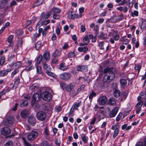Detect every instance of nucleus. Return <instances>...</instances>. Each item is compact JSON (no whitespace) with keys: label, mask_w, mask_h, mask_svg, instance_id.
<instances>
[{"label":"nucleus","mask_w":146,"mask_h":146,"mask_svg":"<svg viewBox=\"0 0 146 146\" xmlns=\"http://www.w3.org/2000/svg\"><path fill=\"white\" fill-rule=\"evenodd\" d=\"M41 96L43 100L49 101L52 99V96L48 91H44L41 94Z\"/></svg>","instance_id":"nucleus-1"},{"label":"nucleus","mask_w":146,"mask_h":146,"mask_svg":"<svg viewBox=\"0 0 146 146\" xmlns=\"http://www.w3.org/2000/svg\"><path fill=\"white\" fill-rule=\"evenodd\" d=\"M112 76L108 74H106L103 77V84L102 86L104 88H106L108 86L107 83L110 82H111V80L114 79L115 77L112 78Z\"/></svg>","instance_id":"nucleus-2"},{"label":"nucleus","mask_w":146,"mask_h":146,"mask_svg":"<svg viewBox=\"0 0 146 146\" xmlns=\"http://www.w3.org/2000/svg\"><path fill=\"white\" fill-rule=\"evenodd\" d=\"M46 113L43 111H39L36 113V117L38 119L43 121L46 117Z\"/></svg>","instance_id":"nucleus-3"},{"label":"nucleus","mask_w":146,"mask_h":146,"mask_svg":"<svg viewBox=\"0 0 146 146\" xmlns=\"http://www.w3.org/2000/svg\"><path fill=\"white\" fill-rule=\"evenodd\" d=\"M38 133L36 131H32L29 133L27 136L28 139L32 141L35 139L38 135Z\"/></svg>","instance_id":"nucleus-4"},{"label":"nucleus","mask_w":146,"mask_h":146,"mask_svg":"<svg viewBox=\"0 0 146 146\" xmlns=\"http://www.w3.org/2000/svg\"><path fill=\"white\" fill-rule=\"evenodd\" d=\"M71 77V74L68 72L64 73L60 75V78L64 81L69 80L70 79Z\"/></svg>","instance_id":"nucleus-5"},{"label":"nucleus","mask_w":146,"mask_h":146,"mask_svg":"<svg viewBox=\"0 0 146 146\" xmlns=\"http://www.w3.org/2000/svg\"><path fill=\"white\" fill-rule=\"evenodd\" d=\"M113 67H108L105 68L104 71V73H106L112 76V78L115 77V74L113 71Z\"/></svg>","instance_id":"nucleus-6"},{"label":"nucleus","mask_w":146,"mask_h":146,"mask_svg":"<svg viewBox=\"0 0 146 146\" xmlns=\"http://www.w3.org/2000/svg\"><path fill=\"white\" fill-rule=\"evenodd\" d=\"M14 121V118L11 116L8 117L4 123V125L9 126L12 125Z\"/></svg>","instance_id":"nucleus-7"},{"label":"nucleus","mask_w":146,"mask_h":146,"mask_svg":"<svg viewBox=\"0 0 146 146\" xmlns=\"http://www.w3.org/2000/svg\"><path fill=\"white\" fill-rule=\"evenodd\" d=\"M39 98V95L37 93H35L32 96L31 105L34 106L37 100H38Z\"/></svg>","instance_id":"nucleus-8"},{"label":"nucleus","mask_w":146,"mask_h":146,"mask_svg":"<svg viewBox=\"0 0 146 146\" xmlns=\"http://www.w3.org/2000/svg\"><path fill=\"white\" fill-rule=\"evenodd\" d=\"M11 129L8 127H4L1 130V132L2 135H9L11 133Z\"/></svg>","instance_id":"nucleus-9"},{"label":"nucleus","mask_w":146,"mask_h":146,"mask_svg":"<svg viewBox=\"0 0 146 146\" xmlns=\"http://www.w3.org/2000/svg\"><path fill=\"white\" fill-rule=\"evenodd\" d=\"M28 121L31 125L34 126L36 123V119L33 115H31L28 118Z\"/></svg>","instance_id":"nucleus-10"},{"label":"nucleus","mask_w":146,"mask_h":146,"mask_svg":"<svg viewBox=\"0 0 146 146\" xmlns=\"http://www.w3.org/2000/svg\"><path fill=\"white\" fill-rule=\"evenodd\" d=\"M8 0H3L0 2V8L1 9L7 8L8 7Z\"/></svg>","instance_id":"nucleus-11"},{"label":"nucleus","mask_w":146,"mask_h":146,"mask_svg":"<svg viewBox=\"0 0 146 146\" xmlns=\"http://www.w3.org/2000/svg\"><path fill=\"white\" fill-rule=\"evenodd\" d=\"M107 100V98L106 96H103L100 97L98 100V102L101 105H104Z\"/></svg>","instance_id":"nucleus-12"},{"label":"nucleus","mask_w":146,"mask_h":146,"mask_svg":"<svg viewBox=\"0 0 146 146\" xmlns=\"http://www.w3.org/2000/svg\"><path fill=\"white\" fill-rule=\"evenodd\" d=\"M119 109L118 107H116L112 110L110 114V116L111 117H113L115 116L119 110Z\"/></svg>","instance_id":"nucleus-13"},{"label":"nucleus","mask_w":146,"mask_h":146,"mask_svg":"<svg viewBox=\"0 0 146 146\" xmlns=\"http://www.w3.org/2000/svg\"><path fill=\"white\" fill-rule=\"evenodd\" d=\"M87 67L86 66H77V71H84L87 70Z\"/></svg>","instance_id":"nucleus-14"},{"label":"nucleus","mask_w":146,"mask_h":146,"mask_svg":"<svg viewBox=\"0 0 146 146\" xmlns=\"http://www.w3.org/2000/svg\"><path fill=\"white\" fill-rule=\"evenodd\" d=\"M29 114V111L26 110H24L22 111L20 113L21 116L24 118L27 117Z\"/></svg>","instance_id":"nucleus-15"},{"label":"nucleus","mask_w":146,"mask_h":146,"mask_svg":"<svg viewBox=\"0 0 146 146\" xmlns=\"http://www.w3.org/2000/svg\"><path fill=\"white\" fill-rule=\"evenodd\" d=\"M107 21L109 22L116 23L118 22L117 17L116 16H113L111 18L108 20Z\"/></svg>","instance_id":"nucleus-16"},{"label":"nucleus","mask_w":146,"mask_h":146,"mask_svg":"<svg viewBox=\"0 0 146 146\" xmlns=\"http://www.w3.org/2000/svg\"><path fill=\"white\" fill-rule=\"evenodd\" d=\"M108 103L111 105L114 106L116 104V100L113 98H110L108 100Z\"/></svg>","instance_id":"nucleus-17"},{"label":"nucleus","mask_w":146,"mask_h":146,"mask_svg":"<svg viewBox=\"0 0 146 146\" xmlns=\"http://www.w3.org/2000/svg\"><path fill=\"white\" fill-rule=\"evenodd\" d=\"M75 86V84L73 83H71L68 85L66 86V89L67 91L68 92L70 91Z\"/></svg>","instance_id":"nucleus-18"},{"label":"nucleus","mask_w":146,"mask_h":146,"mask_svg":"<svg viewBox=\"0 0 146 146\" xmlns=\"http://www.w3.org/2000/svg\"><path fill=\"white\" fill-rule=\"evenodd\" d=\"M70 12L69 13V17L70 19H74L75 18H77L78 16L77 15L75 14L74 13L73 11H71L70 12V15H69L70 14Z\"/></svg>","instance_id":"nucleus-19"},{"label":"nucleus","mask_w":146,"mask_h":146,"mask_svg":"<svg viewBox=\"0 0 146 146\" xmlns=\"http://www.w3.org/2000/svg\"><path fill=\"white\" fill-rule=\"evenodd\" d=\"M21 104L20 105V107H26L28 104V102L27 100H22L21 101Z\"/></svg>","instance_id":"nucleus-20"},{"label":"nucleus","mask_w":146,"mask_h":146,"mask_svg":"<svg viewBox=\"0 0 146 146\" xmlns=\"http://www.w3.org/2000/svg\"><path fill=\"white\" fill-rule=\"evenodd\" d=\"M65 64L64 63L62 62L59 65L60 69L61 70L64 71L67 69V66H65Z\"/></svg>","instance_id":"nucleus-21"},{"label":"nucleus","mask_w":146,"mask_h":146,"mask_svg":"<svg viewBox=\"0 0 146 146\" xmlns=\"http://www.w3.org/2000/svg\"><path fill=\"white\" fill-rule=\"evenodd\" d=\"M141 25L140 27L141 29H144L146 27V21L145 20H142L141 21Z\"/></svg>","instance_id":"nucleus-22"},{"label":"nucleus","mask_w":146,"mask_h":146,"mask_svg":"<svg viewBox=\"0 0 146 146\" xmlns=\"http://www.w3.org/2000/svg\"><path fill=\"white\" fill-rule=\"evenodd\" d=\"M120 92L119 90H115L113 94L115 97L116 98H118L120 96Z\"/></svg>","instance_id":"nucleus-23"},{"label":"nucleus","mask_w":146,"mask_h":146,"mask_svg":"<svg viewBox=\"0 0 146 146\" xmlns=\"http://www.w3.org/2000/svg\"><path fill=\"white\" fill-rule=\"evenodd\" d=\"M43 57L46 60L48 61L50 58V54L49 52H46L43 54Z\"/></svg>","instance_id":"nucleus-24"},{"label":"nucleus","mask_w":146,"mask_h":146,"mask_svg":"<svg viewBox=\"0 0 146 146\" xmlns=\"http://www.w3.org/2000/svg\"><path fill=\"white\" fill-rule=\"evenodd\" d=\"M41 46V42L40 41H38L35 44V48L37 50H38Z\"/></svg>","instance_id":"nucleus-25"},{"label":"nucleus","mask_w":146,"mask_h":146,"mask_svg":"<svg viewBox=\"0 0 146 146\" xmlns=\"http://www.w3.org/2000/svg\"><path fill=\"white\" fill-rule=\"evenodd\" d=\"M96 93L93 91H92V92L90 93V94L89 96V99L90 100H92L93 98V97L96 96Z\"/></svg>","instance_id":"nucleus-26"},{"label":"nucleus","mask_w":146,"mask_h":146,"mask_svg":"<svg viewBox=\"0 0 146 146\" xmlns=\"http://www.w3.org/2000/svg\"><path fill=\"white\" fill-rule=\"evenodd\" d=\"M22 66L21 63L20 61L17 62L15 63L13 65V66H14L15 67L18 68Z\"/></svg>","instance_id":"nucleus-27"},{"label":"nucleus","mask_w":146,"mask_h":146,"mask_svg":"<svg viewBox=\"0 0 146 146\" xmlns=\"http://www.w3.org/2000/svg\"><path fill=\"white\" fill-rule=\"evenodd\" d=\"M43 3L42 0H38L34 4V6H37L40 5Z\"/></svg>","instance_id":"nucleus-28"},{"label":"nucleus","mask_w":146,"mask_h":146,"mask_svg":"<svg viewBox=\"0 0 146 146\" xmlns=\"http://www.w3.org/2000/svg\"><path fill=\"white\" fill-rule=\"evenodd\" d=\"M52 11L54 13H59L61 11L60 9L56 7H53Z\"/></svg>","instance_id":"nucleus-29"},{"label":"nucleus","mask_w":146,"mask_h":146,"mask_svg":"<svg viewBox=\"0 0 146 146\" xmlns=\"http://www.w3.org/2000/svg\"><path fill=\"white\" fill-rule=\"evenodd\" d=\"M43 66L46 71H49L50 69V66L46 64H43Z\"/></svg>","instance_id":"nucleus-30"},{"label":"nucleus","mask_w":146,"mask_h":146,"mask_svg":"<svg viewBox=\"0 0 146 146\" xmlns=\"http://www.w3.org/2000/svg\"><path fill=\"white\" fill-rule=\"evenodd\" d=\"M60 87L63 90H64L65 88L66 89V85L64 82H60Z\"/></svg>","instance_id":"nucleus-31"},{"label":"nucleus","mask_w":146,"mask_h":146,"mask_svg":"<svg viewBox=\"0 0 146 146\" xmlns=\"http://www.w3.org/2000/svg\"><path fill=\"white\" fill-rule=\"evenodd\" d=\"M13 38V35H10L8 38V42L10 43H11L10 44H9V46H11L13 45L12 44L11 42H12V40Z\"/></svg>","instance_id":"nucleus-32"},{"label":"nucleus","mask_w":146,"mask_h":146,"mask_svg":"<svg viewBox=\"0 0 146 146\" xmlns=\"http://www.w3.org/2000/svg\"><path fill=\"white\" fill-rule=\"evenodd\" d=\"M42 59V55L41 54L40 55L38 56L37 59V64H40Z\"/></svg>","instance_id":"nucleus-33"},{"label":"nucleus","mask_w":146,"mask_h":146,"mask_svg":"<svg viewBox=\"0 0 146 146\" xmlns=\"http://www.w3.org/2000/svg\"><path fill=\"white\" fill-rule=\"evenodd\" d=\"M7 75V72L5 70L0 71V76L3 77Z\"/></svg>","instance_id":"nucleus-34"},{"label":"nucleus","mask_w":146,"mask_h":146,"mask_svg":"<svg viewBox=\"0 0 146 146\" xmlns=\"http://www.w3.org/2000/svg\"><path fill=\"white\" fill-rule=\"evenodd\" d=\"M143 104V101H141L140 102L137 103L135 107H137V108H140L142 106Z\"/></svg>","instance_id":"nucleus-35"},{"label":"nucleus","mask_w":146,"mask_h":146,"mask_svg":"<svg viewBox=\"0 0 146 146\" xmlns=\"http://www.w3.org/2000/svg\"><path fill=\"white\" fill-rule=\"evenodd\" d=\"M60 54L58 52V50L56 49L52 54V56L55 57L59 56Z\"/></svg>","instance_id":"nucleus-36"},{"label":"nucleus","mask_w":146,"mask_h":146,"mask_svg":"<svg viewBox=\"0 0 146 146\" xmlns=\"http://www.w3.org/2000/svg\"><path fill=\"white\" fill-rule=\"evenodd\" d=\"M119 132V129L118 128H116L115 129V130L114 131V133L113 135V137L114 138L117 135L118 133Z\"/></svg>","instance_id":"nucleus-37"},{"label":"nucleus","mask_w":146,"mask_h":146,"mask_svg":"<svg viewBox=\"0 0 146 146\" xmlns=\"http://www.w3.org/2000/svg\"><path fill=\"white\" fill-rule=\"evenodd\" d=\"M121 84L123 86H125L127 84V81L125 79H121L120 81Z\"/></svg>","instance_id":"nucleus-38"},{"label":"nucleus","mask_w":146,"mask_h":146,"mask_svg":"<svg viewBox=\"0 0 146 146\" xmlns=\"http://www.w3.org/2000/svg\"><path fill=\"white\" fill-rule=\"evenodd\" d=\"M52 14L51 11H50L49 12H48L44 15V17L45 19L48 18Z\"/></svg>","instance_id":"nucleus-39"},{"label":"nucleus","mask_w":146,"mask_h":146,"mask_svg":"<svg viewBox=\"0 0 146 146\" xmlns=\"http://www.w3.org/2000/svg\"><path fill=\"white\" fill-rule=\"evenodd\" d=\"M81 139L85 143H86L87 142L86 139V135L84 134H82L81 135Z\"/></svg>","instance_id":"nucleus-40"},{"label":"nucleus","mask_w":146,"mask_h":146,"mask_svg":"<svg viewBox=\"0 0 146 146\" xmlns=\"http://www.w3.org/2000/svg\"><path fill=\"white\" fill-rule=\"evenodd\" d=\"M80 103H77L76 102L74 103L72 106H73V109L75 108L77 109V108L79 107L80 106Z\"/></svg>","instance_id":"nucleus-41"},{"label":"nucleus","mask_w":146,"mask_h":146,"mask_svg":"<svg viewBox=\"0 0 146 146\" xmlns=\"http://www.w3.org/2000/svg\"><path fill=\"white\" fill-rule=\"evenodd\" d=\"M118 21L123 19L124 18V16L122 14H121L119 15L116 16Z\"/></svg>","instance_id":"nucleus-42"},{"label":"nucleus","mask_w":146,"mask_h":146,"mask_svg":"<svg viewBox=\"0 0 146 146\" xmlns=\"http://www.w3.org/2000/svg\"><path fill=\"white\" fill-rule=\"evenodd\" d=\"M22 139L23 141V142L25 145L26 146H29L31 145V144L29 143L28 142H27L26 141L24 137H22Z\"/></svg>","instance_id":"nucleus-43"},{"label":"nucleus","mask_w":146,"mask_h":146,"mask_svg":"<svg viewBox=\"0 0 146 146\" xmlns=\"http://www.w3.org/2000/svg\"><path fill=\"white\" fill-rule=\"evenodd\" d=\"M99 26L98 25H96L94 28V30L95 31L96 34V36H97V35L98 33V30H99Z\"/></svg>","instance_id":"nucleus-44"},{"label":"nucleus","mask_w":146,"mask_h":146,"mask_svg":"<svg viewBox=\"0 0 146 146\" xmlns=\"http://www.w3.org/2000/svg\"><path fill=\"white\" fill-rule=\"evenodd\" d=\"M13 142L12 141H8L5 144L4 146H12Z\"/></svg>","instance_id":"nucleus-45"},{"label":"nucleus","mask_w":146,"mask_h":146,"mask_svg":"<svg viewBox=\"0 0 146 146\" xmlns=\"http://www.w3.org/2000/svg\"><path fill=\"white\" fill-rule=\"evenodd\" d=\"M122 115V113L121 112H120L118 115L117 116L116 119V121H119L121 119V116Z\"/></svg>","instance_id":"nucleus-46"},{"label":"nucleus","mask_w":146,"mask_h":146,"mask_svg":"<svg viewBox=\"0 0 146 146\" xmlns=\"http://www.w3.org/2000/svg\"><path fill=\"white\" fill-rule=\"evenodd\" d=\"M138 14V12L137 11H134L133 12H131V15L133 17L135 16H137Z\"/></svg>","instance_id":"nucleus-47"},{"label":"nucleus","mask_w":146,"mask_h":146,"mask_svg":"<svg viewBox=\"0 0 146 146\" xmlns=\"http://www.w3.org/2000/svg\"><path fill=\"white\" fill-rule=\"evenodd\" d=\"M5 57L4 56L2 57L0 59V64L1 65H2L5 63Z\"/></svg>","instance_id":"nucleus-48"},{"label":"nucleus","mask_w":146,"mask_h":146,"mask_svg":"<svg viewBox=\"0 0 146 146\" xmlns=\"http://www.w3.org/2000/svg\"><path fill=\"white\" fill-rule=\"evenodd\" d=\"M22 42V39L21 38L19 39L18 41V42L17 45V47L18 46H21Z\"/></svg>","instance_id":"nucleus-49"},{"label":"nucleus","mask_w":146,"mask_h":146,"mask_svg":"<svg viewBox=\"0 0 146 146\" xmlns=\"http://www.w3.org/2000/svg\"><path fill=\"white\" fill-rule=\"evenodd\" d=\"M36 72L38 74H41V67L40 66H37L36 67Z\"/></svg>","instance_id":"nucleus-50"},{"label":"nucleus","mask_w":146,"mask_h":146,"mask_svg":"<svg viewBox=\"0 0 146 146\" xmlns=\"http://www.w3.org/2000/svg\"><path fill=\"white\" fill-rule=\"evenodd\" d=\"M19 71V70L17 68L15 69V70L12 73L11 76L12 77H13Z\"/></svg>","instance_id":"nucleus-51"},{"label":"nucleus","mask_w":146,"mask_h":146,"mask_svg":"<svg viewBox=\"0 0 146 146\" xmlns=\"http://www.w3.org/2000/svg\"><path fill=\"white\" fill-rule=\"evenodd\" d=\"M141 66L140 65H136L135 67V69L136 70H138V73L139 72L141 68Z\"/></svg>","instance_id":"nucleus-52"},{"label":"nucleus","mask_w":146,"mask_h":146,"mask_svg":"<svg viewBox=\"0 0 146 146\" xmlns=\"http://www.w3.org/2000/svg\"><path fill=\"white\" fill-rule=\"evenodd\" d=\"M42 146H49L48 143L46 141H44L41 144Z\"/></svg>","instance_id":"nucleus-53"},{"label":"nucleus","mask_w":146,"mask_h":146,"mask_svg":"<svg viewBox=\"0 0 146 146\" xmlns=\"http://www.w3.org/2000/svg\"><path fill=\"white\" fill-rule=\"evenodd\" d=\"M83 40L84 42L86 41H87V43H89V40L88 39V35H86L83 38Z\"/></svg>","instance_id":"nucleus-54"},{"label":"nucleus","mask_w":146,"mask_h":146,"mask_svg":"<svg viewBox=\"0 0 146 146\" xmlns=\"http://www.w3.org/2000/svg\"><path fill=\"white\" fill-rule=\"evenodd\" d=\"M20 81V80L19 78L17 79L15 82L14 86H15L17 87V86L19 84V83Z\"/></svg>","instance_id":"nucleus-55"},{"label":"nucleus","mask_w":146,"mask_h":146,"mask_svg":"<svg viewBox=\"0 0 146 146\" xmlns=\"http://www.w3.org/2000/svg\"><path fill=\"white\" fill-rule=\"evenodd\" d=\"M104 43L103 42H100L99 44V46L100 47V49H104V47L103 46Z\"/></svg>","instance_id":"nucleus-56"},{"label":"nucleus","mask_w":146,"mask_h":146,"mask_svg":"<svg viewBox=\"0 0 146 146\" xmlns=\"http://www.w3.org/2000/svg\"><path fill=\"white\" fill-rule=\"evenodd\" d=\"M46 73L48 75L50 76H52L53 77H54V74L50 71H47L46 72Z\"/></svg>","instance_id":"nucleus-57"},{"label":"nucleus","mask_w":146,"mask_h":146,"mask_svg":"<svg viewBox=\"0 0 146 146\" xmlns=\"http://www.w3.org/2000/svg\"><path fill=\"white\" fill-rule=\"evenodd\" d=\"M60 17L59 15H57L56 13H54L53 16V18L54 19H58Z\"/></svg>","instance_id":"nucleus-58"},{"label":"nucleus","mask_w":146,"mask_h":146,"mask_svg":"<svg viewBox=\"0 0 146 146\" xmlns=\"http://www.w3.org/2000/svg\"><path fill=\"white\" fill-rule=\"evenodd\" d=\"M75 53L74 52H70L68 54V56L69 58L73 57L74 56Z\"/></svg>","instance_id":"nucleus-59"},{"label":"nucleus","mask_w":146,"mask_h":146,"mask_svg":"<svg viewBox=\"0 0 146 146\" xmlns=\"http://www.w3.org/2000/svg\"><path fill=\"white\" fill-rule=\"evenodd\" d=\"M44 133L46 135H48L49 134V133L48 132V130L47 127H46L44 130Z\"/></svg>","instance_id":"nucleus-60"},{"label":"nucleus","mask_w":146,"mask_h":146,"mask_svg":"<svg viewBox=\"0 0 146 146\" xmlns=\"http://www.w3.org/2000/svg\"><path fill=\"white\" fill-rule=\"evenodd\" d=\"M81 31L82 32H84L86 30V28L84 25H82L81 27Z\"/></svg>","instance_id":"nucleus-61"},{"label":"nucleus","mask_w":146,"mask_h":146,"mask_svg":"<svg viewBox=\"0 0 146 146\" xmlns=\"http://www.w3.org/2000/svg\"><path fill=\"white\" fill-rule=\"evenodd\" d=\"M23 97L25 99L28 100L30 99L31 98L30 96L28 94L24 95Z\"/></svg>","instance_id":"nucleus-62"},{"label":"nucleus","mask_w":146,"mask_h":146,"mask_svg":"<svg viewBox=\"0 0 146 146\" xmlns=\"http://www.w3.org/2000/svg\"><path fill=\"white\" fill-rule=\"evenodd\" d=\"M19 105V104L18 103H16L15 104V106L14 107L12 108V110L13 111H16L17 108V107Z\"/></svg>","instance_id":"nucleus-63"},{"label":"nucleus","mask_w":146,"mask_h":146,"mask_svg":"<svg viewBox=\"0 0 146 146\" xmlns=\"http://www.w3.org/2000/svg\"><path fill=\"white\" fill-rule=\"evenodd\" d=\"M135 146H144L143 143L142 142H138L136 143Z\"/></svg>","instance_id":"nucleus-64"}]
</instances>
